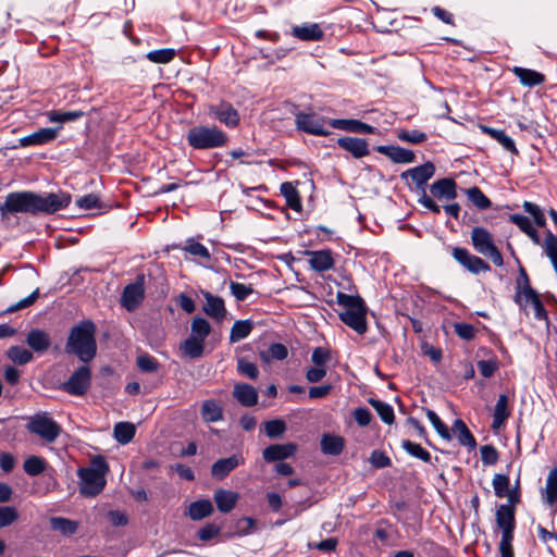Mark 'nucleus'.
I'll list each match as a JSON object with an SVG mask.
<instances>
[{"mask_svg":"<svg viewBox=\"0 0 557 557\" xmlns=\"http://www.w3.org/2000/svg\"><path fill=\"white\" fill-rule=\"evenodd\" d=\"M8 358L15 364H26L34 358L33 352L22 346H12L8 352Z\"/></svg>","mask_w":557,"mask_h":557,"instance_id":"nucleus-43","label":"nucleus"},{"mask_svg":"<svg viewBox=\"0 0 557 557\" xmlns=\"http://www.w3.org/2000/svg\"><path fill=\"white\" fill-rule=\"evenodd\" d=\"M453 257L472 273L478 274L490 270V265L483 259L471 255L466 248H454Z\"/></svg>","mask_w":557,"mask_h":557,"instance_id":"nucleus-13","label":"nucleus"},{"mask_svg":"<svg viewBox=\"0 0 557 557\" xmlns=\"http://www.w3.org/2000/svg\"><path fill=\"white\" fill-rule=\"evenodd\" d=\"M186 140L194 149L208 150L225 146L228 136L215 125H196L188 129Z\"/></svg>","mask_w":557,"mask_h":557,"instance_id":"nucleus-5","label":"nucleus"},{"mask_svg":"<svg viewBox=\"0 0 557 557\" xmlns=\"http://www.w3.org/2000/svg\"><path fill=\"white\" fill-rule=\"evenodd\" d=\"M344 448V440L341 436L323 435L321 440V449L327 455H338Z\"/></svg>","mask_w":557,"mask_h":557,"instance_id":"nucleus-39","label":"nucleus"},{"mask_svg":"<svg viewBox=\"0 0 557 557\" xmlns=\"http://www.w3.org/2000/svg\"><path fill=\"white\" fill-rule=\"evenodd\" d=\"M263 429L268 437L278 438L285 433L286 423L282 419H274L265 421L263 423Z\"/></svg>","mask_w":557,"mask_h":557,"instance_id":"nucleus-48","label":"nucleus"},{"mask_svg":"<svg viewBox=\"0 0 557 557\" xmlns=\"http://www.w3.org/2000/svg\"><path fill=\"white\" fill-rule=\"evenodd\" d=\"M82 116H84V112L83 111H66V112H62V111L53 110V111H50L48 113V119L52 123L72 122V121L81 119Z\"/></svg>","mask_w":557,"mask_h":557,"instance_id":"nucleus-49","label":"nucleus"},{"mask_svg":"<svg viewBox=\"0 0 557 557\" xmlns=\"http://www.w3.org/2000/svg\"><path fill=\"white\" fill-rule=\"evenodd\" d=\"M309 264L317 272H324L334 267V259L330 250L307 251Z\"/></svg>","mask_w":557,"mask_h":557,"instance_id":"nucleus-22","label":"nucleus"},{"mask_svg":"<svg viewBox=\"0 0 557 557\" xmlns=\"http://www.w3.org/2000/svg\"><path fill=\"white\" fill-rule=\"evenodd\" d=\"M369 404L375 409L382 421L386 424H393L395 421L394 410L391 405L379 399L370 398Z\"/></svg>","mask_w":557,"mask_h":557,"instance_id":"nucleus-42","label":"nucleus"},{"mask_svg":"<svg viewBox=\"0 0 557 557\" xmlns=\"http://www.w3.org/2000/svg\"><path fill=\"white\" fill-rule=\"evenodd\" d=\"M210 332L211 326L206 319L196 317L191 320L189 337L196 338L205 343Z\"/></svg>","mask_w":557,"mask_h":557,"instance_id":"nucleus-38","label":"nucleus"},{"mask_svg":"<svg viewBox=\"0 0 557 557\" xmlns=\"http://www.w3.org/2000/svg\"><path fill=\"white\" fill-rule=\"evenodd\" d=\"M281 193L285 197L288 207H290L295 211L301 210L299 193L292 183H283L281 185Z\"/></svg>","mask_w":557,"mask_h":557,"instance_id":"nucleus-40","label":"nucleus"},{"mask_svg":"<svg viewBox=\"0 0 557 557\" xmlns=\"http://www.w3.org/2000/svg\"><path fill=\"white\" fill-rule=\"evenodd\" d=\"M435 168L433 163L426 162L417 168L407 170L401 174L403 177H410L411 181L417 185V187L422 188L426 184V182L434 175Z\"/></svg>","mask_w":557,"mask_h":557,"instance_id":"nucleus-18","label":"nucleus"},{"mask_svg":"<svg viewBox=\"0 0 557 557\" xmlns=\"http://www.w3.org/2000/svg\"><path fill=\"white\" fill-rule=\"evenodd\" d=\"M135 425L129 422H119L114 426V437L120 444L129 443L135 436Z\"/></svg>","mask_w":557,"mask_h":557,"instance_id":"nucleus-41","label":"nucleus"},{"mask_svg":"<svg viewBox=\"0 0 557 557\" xmlns=\"http://www.w3.org/2000/svg\"><path fill=\"white\" fill-rule=\"evenodd\" d=\"M513 534H503L499 542L500 557H515L512 547Z\"/></svg>","mask_w":557,"mask_h":557,"instance_id":"nucleus-63","label":"nucleus"},{"mask_svg":"<svg viewBox=\"0 0 557 557\" xmlns=\"http://www.w3.org/2000/svg\"><path fill=\"white\" fill-rule=\"evenodd\" d=\"M244 458L239 454H234L228 458L216 460L211 467V475L216 480L225 479L235 468L244 463Z\"/></svg>","mask_w":557,"mask_h":557,"instance_id":"nucleus-14","label":"nucleus"},{"mask_svg":"<svg viewBox=\"0 0 557 557\" xmlns=\"http://www.w3.org/2000/svg\"><path fill=\"white\" fill-rule=\"evenodd\" d=\"M293 35L301 40L315 41L323 37V32L318 24H308L302 26H295Z\"/></svg>","mask_w":557,"mask_h":557,"instance_id":"nucleus-32","label":"nucleus"},{"mask_svg":"<svg viewBox=\"0 0 557 557\" xmlns=\"http://www.w3.org/2000/svg\"><path fill=\"white\" fill-rule=\"evenodd\" d=\"M213 513V506L209 499H200L191 503L188 507L187 515L194 521L201 520Z\"/></svg>","mask_w":557,"mask_h":557,"instance_id":"nucleus-30","label":"nucleus"},{"mask_svg":"<svg viewBox=\"0 0 557 557\" xmlns=\"http://www.w3.org/2000/svg\"><path fill=\"white\" fill-rule=\"evenodd\" d=\"M237 370L240 374L256 380L259 375L257 366L245 358H239L237 362Z\"/></svg>","mask_w":557,"mask_h":557,"instance_id":"nucleus-57","label":"nucleus"},{"mask_svg":"<svg viewBox=\"0 0 557 557\" xmlns=\"http://www.w3.org/2000/svg\"><path fill=\"white\" fill-rule=\"evenodd\" d=\"M256 520L250 517H244L236 522L237 534L240 536L248 535L253 532Z\"/></svg>","mask_w":557,"mask_h":557,"instance_id":"nucleus-64","label":"nucleus"},{"mask_svg":"<svg viewBox=\"0 0 557 557\" xmlns=\"http://www.w3.org/2000/svg\"><path fill=\"white\" fill-rule=\"evenodd\" d=\"M230 289L232 295L239 301L245 300L249 295L253 293V289L250 285L233 281L230 283Z\"/></svg>","mask_w":557,"mask_h":557,"instance_id":"nucleus-58","label":"nucleus"},{"mask_svg":"<svg viewBox=\"0 0 557 557\" xmlns=\"http://www.w3.org/2000/svg\"><path fill=\"white\" fill-rule=\"evenodd\" d=\"M91 384V371L89 367L82 366L75 370L69 380L61 385V389L73 396H83Z\"/></svg>","mask_w":557,"mask_h":557,"instance_id":"nucleus-9","label":"nucleus"},{"mask_svg":"<svg viewBox=\"0 0 557 557\" xmlns=\"http://www.w3.org/2000/svg\"><path fill=\"white\" fill-rule=\"evenodd\" d=\"M144 280L145 276L138 275L136 282L125 286L121 302L128 311L135 310L144 299Z\"/></svg>","mask_w":557,"mask_h":557,"instance_id":"nucleus-12","label":"nucleus"},{"mask_svg":"<svg viewBox=\"0 0 557 557\" xmlns=\"http://www.w3.org/2000/svg\"><path fill=\"white\" fill-rule=\"evenodd\" d=\"M176 54L174 49H159L149 51L147 53V59L153 63L165 64L171 62Z\"/></svg>","mask_w":557,"mask_h":557,"instance_id":"nucleus-53","label":"nucleus"},{"mask_svg":"<svg viewBox=\"0 0 557 557\" xmlns=\"http://www.w3.org/2000/svg\"><path fill=\"white\" fill-rule=\"evenodd\" d=\"M137 367L140 371L146 373H153L159 370L158 361L149 355L139 356L137 358Z\"/></svg>","mask_w":557,"mask_h":557,"instance_id":"nucleus-59","label":"nucleus"},{"mask_svg":"<svg viewBox=\"0 0 557 557\" xmlns=\"http://www.w3.org/2000/svg\"><path fill=\"white\" fill-rule=\"evenodd\" d=\"M239 498L240 496L237 492L225 488H218L213 494L216 508L223 513L232 511L236 507Z\"/></svg>","mask_w":557,"mask_h":557,"instance_id":"nucleus-15","label":"nucleus"},{"mask_svg":"<svg viewBox=\"0 0 557 557\" xmlns=\"http://www.w3.org/2000/svg\"><path fill=\"white\" fill-rule=\"evenodd\" d=\"M233 397L245 407H251L258 403L257 389L246 383H238L234 386Z\"/></svg>","mask_w":557,"mask_h":557,"instance_id":"nucleus-23","label":"nucleus"},{"mask_svg":"<svg viewBox=\"0 0 557 557\" xmlns=\"http://www.w3.org/2000/svg\"><path fill=\"white\" fill-rule=\"evenodd\" d=\"M253 323L250 320H237L233 324L230 333V342L237 343L246 338L252 331Z\"/></svg>","mask_w":557,"mask_h":557,"instance_id":"nucleus-35","label":"nucleus"},{"mask_svg":"<svg viewBox=\"0 0 557 557\" xmlns=\"http://www.w3.org/2000/svg\"><path fill=\"white\" fill-rule=\"evenodd\" d=\"M425 413H426L428 419L430 420V422L432 423V425L438 433V435L442 438L449 441L451 438V435H450L448 426L440 419V417L433 410L425 409Z\"/></svg>","mask_w":557,"mask_h":557,"instance_id":"nucleus-51","label":"nucleus"},{"mask_svg":"<svg viewBox=\"0 0 557 557\" xmlns=\"http://www.w3.org/2000/svg\"><path fill=\"white\" fill-rule=\"evenodd\" d=\"M23 469L28 475H38L46 469V461L37 456L28 457L24 463Z\"/></svg>","mask_w":557,"mask_h":557,"instance_id":"nucleus-50","label":"nucleus"},{"mask_svg":"<svg viewBox=\"0 0 557 557\" xmlns=\"http://www.w3.org/2000/svg\"><path fill=\"white\" fill-rule=\"evenodd\" d=\"M493 488L495 491V495L499 498L507 497L511 492L517 491L518 495L521 496L519 481L516 482V485L512 488H509V478L505 474H495L492 480Z\"/></svg>","mask_w":557,"mask_h":557,"instance_id":"nucleus-29","label":"nucleus"},{"mask_svg":"<svg viewBox=\"0 0 557 557\" xmlns=\"http://www.w3.org/2000/svg\"><path fill=\"white\" fill-rule=\"evenodd\" d=\"M26 428L29 433L39 436L49 444L55 442L62 432V428L48 412H39L29 417Z\"/></svg>","mask_w":557,"mask_h":557,"instance_id":"nucleus-6","label":"nucleus"},{"mask_svg":"<svg viewBox=\"0 0 557 557\" xmlns=\"http://www.w3.org/2000/svg\"><path fill=\"white\" fill-rule=\"evenodd\" d=\"M96 325L90 320H85L73 326L65 345L67 354L75 355L81 361H91L97 352Z\"/></svg>","mask_w":557,"mask_h":557,"instance_id":"nucleus-2","label":"nucleus"},{"mask_svg":"<svg viewBox=\"0 0 557 557\" xmlns=\"http://www.w3.org/2000/svg\"><path fill=\"white\" fill-rule=\"evenodd\" d=\"M18 519V511L12 506H0V529L12 525Z\"/></svg>","mask_w":557,"mask_h":557,"instance_id":"nucleus-55","label":"nucleus"},{"mask_svg":"<svg viewBox=\"0 0 557 557\" xmlns=\"http://www.w3.org/2000/svg\"><path fill=\"white\" fill-rule=\"evenodd\" d=\"M183 250L202 260L208 261L211 258L209 250L202 244L196 242L194 238H190L186 242V245L183 247Z\"/></svg>","mask_w":557,"mask_h":557,"instance_id":"nucleus-52","label":"nucleus"},{"mask_svg":"<svg viewBox=\"0 0 557 557\" xmlns=\"http://www.w3.org/2000/svg\"><path fill=\"white\" fill-rule=\"evenodd\" d=\"M520 503V495L513 491L508 495V503L499 505L496 509V524L503 534H513L516 527V506Z\"/></svg>","mask_w":557,"mask_h":557,"instance_id":"nucleus-8","label":"nucleus"},{"mask_svg":"<svg viewBox=\"0 0 557 557\" xmlns=\"http://www.w3.org/2000/svg\"><path fill=\"white\" fill-rule=\"evenodd\" d=\"M178 349L183 357L198 359L203 355L205 343L188 336L180 344Z\"/></svg>","mask_w":557,"mask_h":557,"instance_id":"nucleus-26","label":"nucleus"},{"mask_svg":"<svg viewBox=\"0 0 557 557\" xmlns=\"http://www.w3.org/2000/svg\"><path fill=\"white\" fill-rule=\"evenodd\" d=\"M201 417L206 422H218L223 418L222 407L215 400H206L201 407Z\"/></svg>","mask_w":557,"mask_h":557,"instance_id":"nucleus-37","label":"nucleus"},{"mask_svg":"<svg viewBox=\"0 0 557 557\" xmlns=\"http://www.w3.org/2000/svg\"><path fill=\"white\" fill-rule=\"evenodd\" d=\"M297 450L293 443L273 444L267 447L262 456L268 462L278 461L292 457Z\"/></svg>","mask_w":557,"mask_h":557,"instance_id":"nucleus-16","label":"nucleus"},{"mask_svg":"<svg viewBox=\"0 0 557 557\" xmlns=\"http://www.w3.org/2000/svg\"><path fill=\"white\" fill-rule=\"evenodd\" d=\"M76 206L82 210L101 209L100 198L96 194H88L76 199Z\"/></svg>","mask_w":557,"mask_h":557,"instance_id":"nucleus-56","label":"nucleus"},{"mask_svg":"<svg viewBox=\"0 0 557 557\" xmlns=\"http://www.w3.org/2000/svg\"><path fill=\"white\" fill-rule=\"evenodd\" d=\"M296 126L298 129L308 134L326 136L330 132L325 128L327 119L320 117L315 114L298 113L296 115Z\"/></svg>","mask_w":557,"mask_h":557,"instance_id":"nucleus-10","label":"nucleus"},{"mask_svg":"<svg viewBox=\"0 0 557 557\" xmlns=\"http://www.w3.org/2000/svg\"><path fill=\"white\" fill-rule=\"evenodd\" d=\"M25 342L37 354L46 352L51 346L50 335L39 329L32 330L27 334Z\"/></svg>","mask_w":557,"mask_h":557,"instance_id":"nucleus-20","label":"nucleus"},{"mask_svg":"<svg viewBox=\"0 0 557 557\" xmlns=\"http://www.w3.org/2000/svg\"><path fill=\"white\" fill-rule=\"evenodd\" d=\"M341 148L351 153L355 158L359 159L370 153L368 141L358 137H342L337 140Z\"/></svg>","mask_w":557,"mask_h":557,"instance_id":"nucleus-19","label":"nucleus"},{"mask_svg":"<svg viewBox=\"0 0 557 557\" xmlns=\"http://www.w3.org/2000/svg\"><path fill=\"white\" fill-rule=\"evenodd\" d=\"M543 500L548 505L557 504V468L549 470L545 487L541 491Z\"/></svg>","mask_w":557,"mask_h":557,"instance_id":"nucleus-27","label":"nucleus"},{"mask_svg":"<svg viewBox=\"0 0 557 557\" xmlns=\"http://www.w3.org/2000/svg\"><path fill=\"white\" fill-rule=\"evenodd\" d=\"M453 432L461 445L468 447L469 449L475 448V438L462 420L457 419L454 421Z\"/></svg>","mask_w":557,"mask_h":557,"instance_id":"nucleus-28","label":"nucleus"},{"mask_svg":"<svg viewBox=\"0 0 557 557\" xmlns=\"http://www.w3.org/2000/svg\"><path fill=\"white\" fill-rule=\"evenodd\" d=\"M539 298L537 293L527 284L523 286L515 296V301L518 302L521 307L527 308L528 305L533 302V299Z\"/></svg>","mask_w":557,"mask_h":557,"instance_id":"nucleus-54","label":"nucleus"},{"mask_svg":"<svg viewBox=\"0 0 557 557\" xmlns=\"http://www.w3.org/2000/svg\"><path fill=\"white\" fill-rule=\"evenodd\" d=\"M483 133L491 136L497 143H499L507 151L518 154V149L512 138H510L504 131L492 128L490 126H481Z\"/></svg>","mask_w":557,"mask_h":557,"instance_id":"nucleus-31","label":"nucleus"},{"mask_svg":"<svg viewBox=\"0 0 557 557\" xmlns=\"http://www.w3.org/2000/svg\"><path fill=\"white\" fill-rule=\"evenodd\" d=\"M288 355L287 348L280 343L270 345L268 350L261 351L260 357L263 361L269 362L270 360H284Z\"/></svg>","mask_w":557,"mask_h":557,"instance_id":"nucleus-46","label":"nucleus"},{"mask_svg":"<svg viewBox=\"0 0 557 557\" xmlns=\"http://www.w3.org/2000/svg\"><path fill=\"white\" fill-rule=\"evenodd\" d=\"M59 128L46 127L20 139L21 147L37 146L50 143L57 138Z\"/></svg>","mask_w":557,"mask_h":557,"instance_id":"nucleus-17","label":"nucleus"},{"mask_svg":"<svg viewBox=\"0 0 557 557\" xmlns=\"http://www.w3.org/2000/svg\"><path fill=\"white\" fill-rule=\"evenodd\" d=\"M466 194L469 200L480 210H485L492 205L491 200L476 186L466 189Z\"/></svg>","mask_w":557,"mask_h":557,"instance_id":"nucleus-45","label":"nucleus"},{"mask_svg":"<svg viewBox=\"0 0 557 557\" xmlns=\"http://www.w3.org/2000/svg\"><path fill=\"white\" fill-rule=\"evenodd\" d=\"M208 114L227 127H236L239 124L238 111L231 103L225 101L210 106Z\"/></svg>","mask_w":557,"mask_h":557,"instance_id":"nucleus-11","label":"nucleus"},{"mask_svg":"<svg viewBox=\"0 0 557 557\" xmlns=\"http://www.w3.org/2000/svg\"><path fill=\"white\" fill-rule=\"evenodd\" d=\"M478 368L480 373L488 379L494 375L495 371L498 369V361L496 358H491L488 360H480L478 362Z\"/></svg>","mask_w":557,"mask_h":557,"instance_id":"nucleus-62","label":"nucleus"},{"mask_svg":"<svg viewBox=\"0 0 557 557\" xmlns=\"http://www.w3.org/2000/svg\"><path fill=\"white\" fill-rule=\"evenodd\" d=\"M401 447L412 457L418 458L424 462L431 461V455L428 450L422 448L419 444H416L409 440L401 442Z\"/></svg>","mask_w":557,"mask_h":557,"instance_id":"nucleus-47","label":"nucleus"},{"mask_svg":"<svg viewBox=\"0 0 557 557\" xmlns=\"http://www.w3.org/2000/svg\"><path fill=\"white\" fill-rule=\"evenodd\" d=\"M512 72L523 85L529 87L540 85L545 81V76L543 74L530 69L515 66Z\"/></svg>","mask_w":557,"mask_h":557,"instance_id":"nucleus-33","label":"nucleus"},{"mask_svg":"<svg viewBox=\"0 0 557 557\" xmlns=\"http://www.w3.org/2000/svg\"><path fill=\"white\" fill-rule=\"evenodd\" d=\"M49 523L52 530L59 531L63 535H72L78 529V522L63 517H52Z\"/></svg>","mask_w":557,"mask_h":557,"instance_id":"nucleus-36","label":"nucleus"},{"mask_svg":"<svg viewBox=\"0 0 557 557\" xmlns=\"http://www.w3.org/2000/svg\"><path fill=\"white\" fill-rule=\"evenodd\" d=\"M545 255L549 258L555 272L557 273V236L548 232L542 244Z\"/></svg>","mask_w":557,"mask_h":557,"instance_id":"nucleus-44","label":"nucleus"},{"mask_svg":"<svg viewBox=\"0 0 557 557\" xmlns=\"http://www.w3.org/2000/svg\"><path fill=\"white\" fill-rule=\"evenodd\" d=\"M508 397L505 394L499 395L494 408L493 414V429L500 428L506 419L509 417L508 411Z\"/></svg>","mask_w":557,"mask_h":557,"instance_id":"nucleus-34","label":"nucleus"},{"mask_svg":"<svg viewBox=\"0 0 557 557\" xmlns=\"http://www.w3.org/2000/svg\"><path fill=\"white\" fill-rule=\"evenodd\" d=\"M483 465L492 466L498 461V451L492 445H484L480 448Z\"/></svg>","mask_w":557,"mask_h":557,"instance_id":"nucleus-61","label":"nucleus"},{"mask_svg":"<svg viewBox=\"0 0 557 557\" xmlns=\"http://www.w3.org/2000/svg\"><path fill=\"white\" fill-rule=\"evenodd\" d=\"M337 304L343 307L339 319L358 334L367 332V307L360 296H352L342 292L336 295Z\"/></svg>","mask_w":557,"mask_h":557,"instance_id":"nucleus-4","label":"nucleus"},{"mask_svg":"<svg viewBox=\"0 0 557 557\" xmlns=\"http://www.w3.org/2000/svg\"><path fill=\"white\" fill-rule=\"evenodd\" d=\"M377 151L388 157L395 163H411L414 161V153L398 146H379Z\"/></svg>","mask_w":557,"mask_h":557,"instance_id":"nucleus-24","label":"nucleus"},{"mask_svg":"<svg viewBox=\"0 0 557 557\" xmlns=\"http://www.w3.org/2000/svg\"><path fill=\"white\" fill-rule=\"evenodd\" d=\"M471 242L476 252L488 257L496 267L504 264L503 257L494 244L492 234L484 227H473Z\"/></svg>","mask_w":557,"mask_h":557,"instance_id":"nucleus-7","label":"nucleus"},{"mask_svg":"<svg viewBox=\"0 0 557 557\" xmlns=\"http://www.w3.org/2000/svg\"><path fill=\"white\" fill-rule=\"evenodd\" d=\"M109 472V465L102 456H96L91 459L90 467L81 468L77 471L79 482V493L83 496L95 497L100 494L106 484V475Z\"/></svg>","mask_w":557,"mask_h":557,"instance_id":"nucleus-3","label":"nucleus"},{"mask_svg":"<svg viewBox=\"0 0 557 557\" xmlns=\"http://www.w3.org/2000/svg\"><path fill=\"white\" fill-rule=\"evenodd\" d=\"M203 296L206 299L203 311L211 318L218 320L223 319L226 313L223 299L215 297L210 293H205Z\"/></svg>","mask_w":557,"mask_h":557,"instance_id":"nucleus-25","label":"nucleus"},{"mask_svg":"<svg viewBox=\"0 0 557 557\" xmlns=\"http://www.w3.org/2000/svg\"><path fill=\"white\" fill-rule=\"evenodd\" d=\"M398 138L410 144H421L426 140V135L417 129L401 131L398 133Z\"/></svg>","mask_w":557,"mask_h":557,"instance_id":"nucleus-60","label":"nucleus"},{"mask_svg":"<svg viewBox=\"0 0 557 557\" xmlns=\"http://www.w3.org/2000/svg\"><path fill=\"white\" fill-rule=\"evenodd\" d=\"M71 202V196L67 193H50L47 195H38L33 191H14L5 197V201L0 206L2 216L8 213H46L51 214Z\"/></svg>","mask_w":557,"mask_h":557,"instance_id":"nucleus-1","label":"nucleus"},{"mask_svg":"<svg viewBox=\"0 0 557 557\" xmlns=\"http://www.w3.org/2000/svg\"><path fill=\"white\" fill-rule=\"evenodd\" d=\"M456 187L453 178H441L431 185L430 190L437 199L451 200L457 197Z\"/></svg>","mask_w":557,"mask_h":557,"instance_id":"nucleus-21","label":"nucleus"}]
</instances>
